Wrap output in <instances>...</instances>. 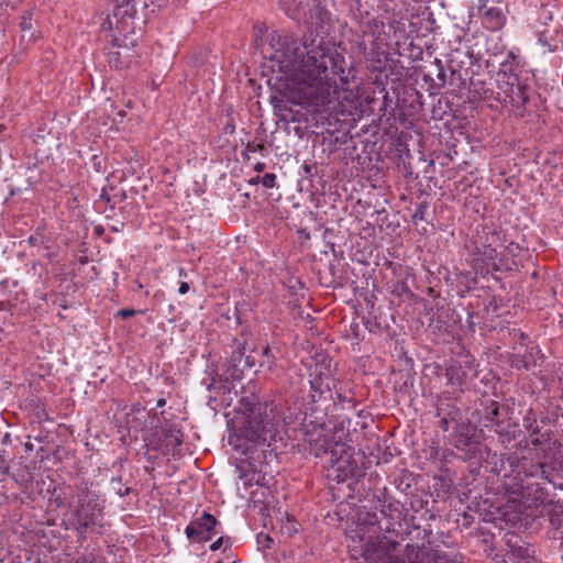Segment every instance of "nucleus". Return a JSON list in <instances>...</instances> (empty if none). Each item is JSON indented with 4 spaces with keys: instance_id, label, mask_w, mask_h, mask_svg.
I'll return each instance as SVG.
<instances>
[{
    "instance_id": "1",
    "label": "nucleus",
    "mask_w": 563,
    "mask_h": 563,
    "mask_svg": "<svg viewBox=\"0 0 563 563\" xmlns=\"http://www.w3.org/2000/svg\"><path fill=\"white\" fill-rule=\"evenodd\" d=\"M279 8L291 20L308 23L301 3L279 0ZM310 19L317 21L309 22L310 26L300 40L272 35L271 45L275 48L272 58L297 86L301 104L325 108L340 89L347 90V85L355 78V69L343 47L320 35L319 29L329 20V12L316 7Z\"/></svg>"
},
{
    "instance_id": "2",
    "label": "nucleus",
    "mask_w": 563,
    "mask_h": 563,
    "mask_svg": "<svg viewBox=\"0 0 563 563\" xmlns=\"http://www.w3.org/2000/svg\"><path fill=\"white\" fill-rule=\"evenodd\" d=\"M522 422L529 433L522 455L501 454L495 466L498 475L517 481L521 503L527 514L533 515L553 503L558 490L563 492V445L552 431L539 429L532 408Z\"/></svg>"
},
{
    "instance_id": "3",
    "label": "nucleus",
    "mask_w": 563,
    "mask_h": 563,
    "mask_svg": "<svg viewBox=\"0 0 563 563\" xmlns=\"http://www.w3.org/2000/svg\"><path fill=\"white\" fill-rule=\"evenodd\" d=\"M358 404L355 384L333 375L332 358L319 354L309 366V393L305 420L314 428H323L338 409L353 410Z\"/></svg>"
},
{
    "instance_id": "4",
    "label": "nucleus",
    "mask_w": 563,
    "mask_h": 563,
    "mask_svg": "<svg viewBox=\"0 0 563 563\" xmlns=\"http://www.w3.org/2000/svg\"><path fill=\"white\" fill-rule=\"evenodd\" d=\"M533 79L534 71L521 55L520 48H510L499 64L495 99L508 107L515 117L523 118L528 112Z\"/></svg>"
},
{
    "instance_id": "5",
    "label": "nucleus",
    "mask_w": 563,
    "mask_h": 563,
    "mask_svg": "<svg viewBox=\"0 0 563 563\" xmlns=\"http://www.w3.org/2000/svg\"><path fill=\"white\" fill-rule=\"evenodd\" d=\"M267 406L260 401L256 394L242 396L236 405L241 432L245 439L262 449L263 453H276L279 437L277 424L266 413Z\"/></svg>"
},
{
    "instance_id": "6",
    "label": "nucleus",
    "mask_w": 563,
    "mask_h": 563,
    "mask_svg": "<svg viewBox=\"0 0 563 563\" xmlns=\"http://www.w3.org/2000/svg\"><path fill=\"white\" fill-rule=\"evenodd\" d=\"M104 508L106 500L102 497L73 500L68 504V516L63 521L65 528L76 531L81 542L88 533L102 536L107 530Z\"/></svg>"
},
{
    "instance_id": "7",
    "label": "nucleus",
    "mask_w": 563,
    "mask_h": 563,
    "mask_svg": "<svg viewBox=\"0 0 563 563\" xmlns=\"http://www.w3.org/2000/svg\"><path fill=\"white\" fill-rule=\"evenodd\" d=\"M380 515L384 520H378V516L376 512H367L364 518H358L362 520V525L375 527L377 526L379 531H385L390 534L385 536L383 540L379 541V547L385 552H390L395 550L398 545L396 540L398 536V531L401 529V520L404 516V505L390 496H385L383 499L378 498Z\"/></svg>"
},
{
    "instance_id": "8",
    "label": "nucleus",
    "mask_w": 563,
    "mask_h": 563,
    "mask_svg": "<svg viewBox=\"0 0 563 563\" xmlns=\"http://www.w3.org/2000/svg\"><path fill=\"white\" fill-rule=\"evenodd\" d=\"M339 444H334L329 459L323 464L327 471V478L331 483L343 484L349 481V487L364 475L363 468L354 457V448L342 441V434L338 435Z\"/></svg>"
},
{
    "instance_id": "9",
    "label": "nucleus",
    "mask_w": 563,
    "mask_h": 563,
    "mask_svg": "<svg viewBox=\"0 0 563 563\" xmlns=\"http://www.w3.org/2000/svg\"><path fill=\"white\" fill-rule=\"evenodd\" d=\"M479 423L498 434L503 444H510L517 437L518 424L509 417V408L494 399H485L476 410Z\"/></svg>"
},
{
    "instance_id": "10",
    "label": "nucleus",
    "mask_w": 563,
    "mask_h": 563,
    "mask_svg": "<svg viewBox=\"0 0 563 563\" xmlns=\"http://www.w3.org/2000/svg\"><path fill=\"white\" fill-rule=\"evenodd\" d=\"M219 525L216 517L209 512H203L200 517L191 520L185 528V534L190 542L205 543L210 541L218 533Z\"/></svg>"
},
{
    "instance_id": "11",
    "label": "nucleus",
    "mask_w": 563,
    "mask_h": 563,
    "mask_svg": "<svg viewBox=\"0 0 563 563\" xmlns=\"http://www.w3.org/2000/svg\"><path fill=\"white\" fill-rule=\"evenodd\" d=\"M184 442V433L177 424H167L161 434L151 442L152 449L161 454L176 456L180 452Z\"/></svg>"
},
{
    "instance_id": "12",
    "label": "nucleus",
    "mask_w": 563,
    "mask_h": 563,
    "mask_svg": "<svg viewBox=\"0 0 563 563\" xmlns=\"http://www.w3.org/2000/svg\"><path fill=\"white\" fill-rule=\"evenodd\" d=\"M465 249L467 250V262L475 274L482 277L490 276L492 266L497 258L496 247L465 246Z\"/></svg>"
},
{
    "instance_id": "13",
    "label": "nucleus",
    "mask_w": 563,
    "mask_h": 563,
    "mask_svg": "<svg viewBox=\"0 0 563 563\" xmlns=\"http://www.w3.org/2000/svg\"><path fill=\"white\" fill-rule=\"evenodd\" d=\"M476 9L477 15L486 30L496 32L505 26L507 15L499 2L489 5L488 0H478Z\"/></svg>"
},
{
    "instance_id": "14",
    "label": "nucleus",
    "mask_w": 563,
    "mask_h": 563,
    "mask_svg": "<svg viewBox=\"0 0 563 563\" xmlns=\"http://www.w3.org/2000/svg\"><path fill=\"white\" fill-rule=\"evenodd\" d=\"M503 230L499 225L489 222L477 225L474 234L465 246H478L482 249L496 247L501 243Z\"/></svg>"
},
{
    "instance_id": "15",
    "label": "nucleus",
    "mask_w": 563,
    "mask_h": 563,
    "mask_svg": "<svg viewBox=\"0 0 563 563\" xmlns=\"http://www.w3.org/2000/svg\"><path fill=\"white\" fill-rule=\"evenodd\" d=\"M339 434L344 435L343 428H335L334 434L318 433L316 437L313 434L309 435L307 439L309 453L322 459L324 462L329 459L331 451L334 450V444H339Z\"/></svg>"
},
{
    "instance_id": "16",
    "label": "nucleus",
    "mask_w": 563,
    "mask_h": 563,
    "mask_svg": "<svg viewBox=\"0 0 563 563\" xmlns=\"http://www.w3.org/2000/svg\"><path fill=\"white\" fill-rule=\"evenodd\" d=\"M405 553L408 561H397L396 563H455V561L450 562L445 554L415 544H407Z\"/></svg>"
},
{
    "instance_id": "17",
    "label": "nucleus",
    "mask_w": 563,
    "mask_h": 563,
    "mask_svg": "<svg viewBox=\"0 0 563 563\" xmlns=\"http://www.w3.org/2000/svg\"><path fill=\"white\" fill-rule=\"evenodd\" d=\"M358 46L367 60L379 65L387 60L388 43L383 42L382 38L372 37L367 42L366 37H363Z\"/></svg>"
},
{
    "instance_id": "18",
    "label": "nucleus",
    "mask_w": 563,
    "mask_h": 563,
    "mask_svg": "<svg viewBox=\"0 0 563 563\" xmlns=\"http://www.w3.org/2000/svg\"><path fill=\"white\" fill-rule=\"evenodd\" d=\"M515 485L517 486V490L519 493V497H520L519 503H520V507L522 508L523 515H526L527 517H538L540 514H542V511L547 507L553 506V508H551V510L549 511V521H550L551 527L554 529L553 534L555 533V536H558L559 532L560 533L563 532V506L554 505L555 498L553 499V503L547 505L545 507L540 508L538 511H536V514L529 515V514H527V509L523 507V505L521 503L520 486L517 484V481H515Z\"/></svg>"
},
{
    "instance_id": "19",
    "label": "nucleus",
    "mask_w": 563,
    "mask_h": 563,
    "mask_svg": "<svg viewBox=\"0 0 563 563\" xmlns=\"http://www.w3.org/2000/svg\"><path fill=\"white\" fill-rule=\"evenodd\" d=\"M479 60V53H475L474 51H462L460 48L452 51L449 54L448 65L450 71H464L466 68L465 65L470 64V66H474Z\"/></svg>"
},
{
    "instance_id": "20",
    "label": "nucleus",
    "mask_w": 563,
    "mask_h": 563,
    "mask_svg": "<svg viewBox=\"0 0 563 563\" xmlns=\"http://www.w3.org/2000/svg\"><path fill=\"white\" fill-rule=\"evenodd\" d=\"M505 542L514 559L527 560L532 558L534 551L530 548L529 543L521 540L517 533H507L505 536Z\"/></svg>"
},
{
    "instance_id": "21",
    "label": "nucleus",
    "mask_w": 563,
    "mask_h": 563,
    "mask_svg": "<svg viewBox=\"0 0 563 563\" xmlns=\"http://www.w3.org/2000/svg\"><path fill=\"white\" fill-rule=\"evenodd\" d=\"M525 351L521 352L520 350H517L512 353V364L517 368H523L526 371L531 369L532 367L537 366V362L534 358V355L540 353V350L537 345L527 347H523Z\"/></svg>"
},
{
    "instance_id": "22",
    "label": "nucleus",
    "mask_w": 563,
    "mask_h": 563,
    "mask_svg": "<svg viewBox=\"0 0 563 563\" xmlns=\"http://www.w3.org/2000/svg\"><path fill=\"white\" fill-rule=\"evenodd\" d=\"M445 377L448 385L452 387H462L467 379L464 366L455 360H451L445 367Z\"/></svg>"
},
{
    "instance_id": "23",
    "label": "nucleus",
    "mask_w": 563,
    "mask_h": 563,
    "mask_svg": "<svg viewBox=\"0 0 563 563\" xmlns=\"http://www.w3.org/2000/svg\"><path fill=\"white\" fill-rule=\"evenodd\" d=\"M398 110V100L385 91L379 107L380 120H385L386 124L393 126L397 120Z\"/></svg>"
},
{
    "instance_id": "24",
    "label": "nucleus",
    "mask_w": 563,
    "mask_h": 563,
    "mask_svg": "<svg viewBox=\"0 0 563 563\" xmlns=\"http://www.w3.org/2000/svg\"><path fill=\"white\" fill-rule=\"evenodd\" d=\"M243 354L241 352H233L230 360L225 363L224 382L229 383L241 380L243 378L244 366L242 364Z\"/></svg>"
},
{
    "instance_id": "25",
    "label": "nucleus",
    "mask_w": 563,
    "mask_h": 563,
    "mask_svg": "<svg viewBox=\"0 0 563 563\" xmlns=\"http://www.w3.org/2000/svg\"><path fill=\"white\" fill-rule=\"evenodd\" d=\"M437 417H445L454 421V426H459L462 420V412L460 408L448 398L440 397L437 401Z\"/></svg>"
},
{
    "instance_id": "26",
    "label": "nucleus",
    "mask_w": 563,
    "mask_h": 563,
    "mask_svg": "<svg viewBox=\"0 0 563 563\" xmlns=\"http://www.w3.org/2000/svg\"><path fill=\"white\" fill-rule=\"evenodd\" d=\"M455 311L450 308H441L438 309L437 312L432 316L431 321L437 322V328L439 330H443L444 332H451V329L457 322Z\"/></svg>"
},
{
    "instance_id": "27",
    "label": "nucleus",
    "mask_w": 563,
    "mask_h": 563,
    "mask_svg": "<svg viewBox=\"0 0 563 563\" xmlns=\"http://www.w3.org/2000/svg\"><path fill=\"white\" fill-rule=\"evenodd\" d=\"M470 84L467 90L473 99L490 100L494 97V90L484 80L473 77Z\"/></svg>"
},
{
    "instance_id": "28",
    "label": "nucleus",
    "mask_w": 563,
    "mask_h": 563,
    "mask_svg": "<svg viewBox=\"0 0 563 563\" xmlns=\"http://www.w3.org/2000/svg\"><path fill=\"white\" fill-rule=\"evenodd\" d=\"M92 486L93 483L89 478H78V481L74 484L75 493L71 496L73 500L101 497L97 492L91 490Z\"/></svg>"
},
{
    "instance_id": "29",
    "label": "nucleus",
    "mask_w": 563,
    "mask_h": 563,
    "mask_svg": "<svg viewBox=\"0 0 563 563\" xmlns=\"http://www.w3.org/2000/svg\"><path fill=\"white\" fill-rule=\"evenodd\" d=\"M473 75L474 71L471 67L465 68L464 71H450L449 85L456 87L459 90L468 89Z\"/></svg>"
},
{
    "instance_id": "30",
    "label": "nucleus",
    "mask_w": 563,
    "mask_h": 563,
    "mask_svg": "<svg viewBox=\"0 0 563 563\" xmlns=\"http://www.w3.org/2000/svg\"><path fill=\"white\" fill-rule=\"evenodd\" d=\"M363 324L369 333L382 334L389 329V324L380 317L368 312L367 317H363Z\"/></svg>"
},
{
    "instance_id": "31",
    "label": "nucleus",
    "mask_w": 563,
    "mask_h": 563,
    "mask_svg": "<svg viewBox=\"0 0 563 563\" xmlns=\"http://www.w3.org/2000/svg\"><path fill=\"white\" fill-rule=\"evenodd\" d=\"M398 55L407 57L410 62H417L422 59L423 51L413 41H410L408 44L405 43L402 47L398 46Z\"/></svg>"
},
{
    "instance_id": "32",
    "label": "nucleus",
    "mask_w": 563,
    "mask_h": 563,
    "mask_svg": "<svg viewBox=\"0 0 563 563\" xmlns=\"http://www.w3.org/2000/svg\"><path fill=\"white\" fill-rule=\"evenodd\" d=\"M511 269L509 257L504 253H497V258L494 261V265L492 266L490 277L496 282H500V278L496 276V273L510 272Z\"/></svg>"
},
{
    "instance_id": "33",
    "label": "nucleus",
    "mask_w": 563,
    "mask_h": 563,
    "mask_svg": "<svg viewBox=\"0 0 563 563\" xmlns=\"http://www.w3.org/2000/svg\"><path fill=\"white\" fill-rule=\"evenodd\" d=\"M509 335L511 336V340L514 341L512 351L520 350L522 347H527L530 345L531 341L527 333L522 332L520 329H511L509 331Z\"/></svg>"
},
{
    "instance_id": "34",
    "label": "nucleus",
    "mask_w": 563,
    "mask_h": 563,
    "mask_svg": "<svg viewBox=\"0 0 563 563\" xmlns=\"http://www.w3.org/2000/svg\"><path fill=\"white\" fill-rule=\"evenodd\" d=\"M32 21H33V11H30V10L23 12V14L21 15L20 21H19V26L23 33V37H25V34L27 32H30V36H29L30 40L35 38V35L32 32V29H33Z\"/></svg>"
},
{
    "instance_id": "35",
    "label": "nucleus",
    "mask_w": 563,
    "mask_h": 563,
    "mask_svg": "<svg viewBox=\"0 0 563 563\" xmlns=\"http://www.w3.org/2000/svg\"><path fill=\"white\" fill-rule=\"evenodd\" d=\"M401 23L397 20H391L388 22V24H384L383 25V31H378V33H373V35H371L372 37H375V38H382L383 42H387L388 43V38L390 36V32L393 31L394 33H396L397 30H399Z\"/></svg>"
},
{
    "instance_id": "36",
    "label": "nucleus",
    "mask_w": 563,
    "mask_h": 563,
    "mask_svg": "<svg viewBox=\"0 0 563 563\" xmlns=\"http://www.w3.org/2000/svg\"><path fill=\"white\" fill-rule=\"evenodd\" d=\"M111 489L120 497L128 496L132 493L131 487H125L121 476H114L110 481Z\"/></svg>"
},
{
    "instance_id": "37",
    "label": "nucleus",
    "mask_w": 563,
    "mask_h": 563,
    "mask_svg": "<svg viewBox=\"0 0 563 563\" xmlns=\"http://www.w3.org/2000/svg\"><path fill=\"white\" fill-rule=\"evenodd\" d=\"M384 21L373 18L368 20L363 30V37L371 36L373 33H378V31H383Z\"/></svg>"
},
{
    "instance_id": "38",
    "label": "nucleus",
    "mask_w": 563,
    "mask_h": 563,
    "mask_svg": "<svg viewBox=\"0 0 563 563\" xmlns=\"http://www.w3.org/2000/svg\"><path fill=\"white\" fill-rule=\"evenodd\" d=\"M109 190H113V186L108 185V186L102 187L101 192L99 195V202H104L106 205H108L110 207L111 210H113L115 207V201H112V200L114 198H117L118 195H114L113 197H111L109 195Z\"/></svg>"
},
{
    "instance_id": "39",
    "label": "nucleus",
    "mask_w": 563,
    "mask_h": 563,
    "mask_svg": "<svg viewBox=\"0 0 563 563\" xmlns=\"http://www.w3.org/2000/svg\"><path fill=\"white\" fill-rule=\"evenodd\" d=\"M429 208V203L427 201H422L418 203L411 214L413 223H417L418 221H424L427 210Z\"/></svg>"
},
{
    "instance_id": "40",
    "label": "nucleus",
    "mask_w": 563,
    "mask_h": 563,
    "mask_svg": "<svg viewBox=\"0 0 563 563\" xmlns=\"http://www.w3.org/2000/svg\"><path fill=\"white\" fill-rule=\"evenodd\" d=\"M108 63L111 67L117 69H121L126 66V62L122 60L121 53L119 51H111L108 53Z\"/></svg>"
},
{
    "instance_id": "41",
    "label": "nucleus",
    "mask_w": 563,
    "mask_h": 563,
    "mask_svg": "<svg viewBox=\"0 0 563 563\" xmlns=\"http://www.w3.org/2000/svg\"><path fill=\"white\" fill-rule=\"evenodd\" d=\"M262 357H263V361L261 362L260 366L261 367H267V369L272 371L274 365H275V361H274V355L272 354V350L268 345H266L263 350H262Z\"/></svg>"
},
{
    "instance_id": "42",
    "label": "nucleus",
    "mask_w": 563,
    "mask_h": 563,
    "mask_svg": "<svg viewBox=\"0 0 563 563\" xmlns=\"http://www.w3.org/2000/svg\"><path fill=\"white\" fill-rule=\"evenodd\" d=\"M49 500L57 508L65 507L66 506V494L58 490L57 487H54L53 490L51 492Z\"/></svg>"
},
{
    "instance_id": "43",
    "label": "nucleus",
    "mask_w": 563,
    "mask_h": 563,
    "mask_svg": "<svg viewBox=\"0 0 563 563\" xmlns=\"http://www.w3.org/2000/svg\"><path fill=\"white\" fill-rule=\"evenodd\" d=\"M73 563H103L93 552L78 554Z\"/></svg>"
},
{
    "instance_id": "44",
    "label": "nucleus",
    "mask_w": 563,
    "mask_h": 563,
    "mask_svg": "<svg viewBox=\"0 0 563 563\" xmlns=\"http://www.w3.org/2000/svg\"><path fill=\"white\" fill-rule=\"evenodd\" d=\"M276 180L277 176L274 173H266L264 176L261 177V184L265 188H274L276 187Z\"/></svg>"
},
{
    "instance_id": "45",
    "label": "nucleus",
    "mask_w": 563,
    "mask_h": 563,
    "mask_svg": "<svg viewBox=\"0 0 563 563\" xmlns=\"http://www.w3.org/2000/svg\"><path fill=\"white\" fill-rule=\"evenodd\" d=\"M7 452L0 451V475L8 476L10 474V464L7 459Z\"/></svg>"
},
{
    "instance_id": "46",
    "label": "nucleus",
    "mask_w": 563,
    "mask_h": 563,
    "mask_svg": "<svg viewBox=\"0 0 563 563\" xmlns=\"http://www.w3.org/2000/svg\"><path fill=\"white\" fill-rule=\"evenodd\" d=\"M538 42L539 44H541L543 47H547V51L549 53H553L558 49V45L556 44H552L548 36L544 34V33H540L539 34V37H538Z\"/></svg>"
},
{
    "instance_id": "47",
    "label": "nucleus",
    "mask_w": 563,
    "mask_h": 563,
    "mask_svg": "<svg viewBox=\"0 0 563 563\" xmlns=\"http://www.w3.org/2000/svg\"><path fill=\"white\" fill-rule=\"evenodd\" d=\"M144 312H145L144 310H135V309L123 308V309H120L117 312L115 318L126 319V318H130V317H134L136 314H143Z\"/></svg>"
},
{
    "instance_id": "48",
    "label": "nucleus",
    "mask_w": 563,
    "mask_h": 563,
    "mask_svg": "<svg viewBox=\"0 0 563 563\" xmlns=\"http://www.w3.org/2000/svg\"><path fill=\"white\" fill-rule=\"evenodd\" d=\"M90 164L96 173H102L104 168L103 158L100 155L93 154L90 158Z\"/></svg>"
},
{
    "instance_id": "49",
    "label": "nucleus",
    "mask_w": 563,
    "mask_h": 563,
    "mask_svg": "<svg viewBox=\"0 0 563 563\" xmlns=\"http://www.w3.org/2000/svg\"><path fill=\"white\" fill-rule=\"evenodd\" d=\"M435 65L438 67L437 78L442 82V85H444L446 82L449 84L442 62L440 59L435 58Z\"/></svg>"
},
{
    "instance_id": "50",
    "label": "nucleus",
    "mask_w": 563,
    "mask_h": 563,
    "mask_svg": "<svg viewBox=\"0 0 563 563\" xmlns=\"http://www.w3.org/2000/svg\"><path fill=\"white\" fill-rule=\"evenodd\" d=\"M439 418H440V421H439L440 428L444 432H448L450 429L456 430V428L459 427V426H454V421L449 420L445 417H439Z\"/></svg>"
},
{
    "instance_id": "51",
    "label": "nucleus",
    "mask_w": 563,
    "mask_h": 563,
    "mask_svg": "<svg viewBox=\"0 0 563 563\" xmlns=\"http://www.w3.org/2000/svg\"><path fill=\"white\" fill-rule=\"evenodd\" d=\"M26 242L31 245V246H40L44 243V236L42 234H31Z\"/></svg>"
},
{
    "instance_id": "52",
    "label": "nucleus",
    "mask_w": 563,
    "mask_h": 563,
    "mask_svg": "<svg viewBox=\"0 0 563 563\" xmlns=\"http://www.w3.org/2000/svg\"><path fill=\"white\" fill-rule=\"evenodd\" d=\"M350 335L355 340H361L360 334V324L357 322H352L350 325Z\"/></svg>"
},
{
    "instance_id": "53",
    "label": "nucleus",
    "mask_w": 563,
    "mask_h": 563,
    "mask_svg": "<svg viewBox=\"0 0 563 563\" xmlns=\"http://www.w3.org/2000/svg\"><path fill=\"white\" fill-rule=\"evenodd\" d=\"M224 544V538L223 537H220L218 538L216 541H213L211 544H210V550L211 551H218L221 549V547Z\"/></svg>"
},
{
    "instance_id": "54",
    "label": "nucleus",
    "mask_w": 563,
    "mask_h": 563,
    "mask_svg": "<svg viewBox=\"0 0 563 563\" xmlns=\"http://www.w3.org/2000/svg\"><path fill=\"white\" fill-rule=\"evenodd\" d=\"M101 31L108 33V32H111L112 31V22L110 20V18H106L103 21H102V24H101Z\"/></svg>"
},
{
    "instance_id": "55",
    "label": "nucleus",
    "mask_w": 563,
    "mask_h": 563,
    "mask_svg": "<svg viewBox=\"0 0 563 563\" xmlns=\"http://www.w3.org/2000/svg\"><path fill=\"white\" fill-rule=\"evenodd\" d=\"M468 328L472 332H475L476 323L474 321V313L467 312V320H466Z\"/></svg>"
},
{
    "instance_id": "56",
    "label": "nucleus",
    "mask_w": 563,
    "mask_h": 563,
    "mask_svg": "<svg viewBox=\"0 0 563 563\" xmlns=\"http://www.w3.org/2000/svg\"><path fill=\"white\" fill-rule=\"evenodd\" d=\"M189 291V284L186 282H181L179 284L178 292L180 295H186Z\"/></svg>"
},
{
    "instance_id": "57",
    "label": "nucleus",
    "mask_w": 563,
    "mask_h": 563,
    "mask_svg": "<svg viewBox=\"0 0 563 563\" xmlns=\"http://www.w3.org/2000/svg\"><path fill=\"white\" fill-rule=\"evenodd\" d=\"M552 539L560 540L561 561L563 563V532H561V536H555V533L552 534Z\"/></svg>"
},
{
    "instance_id": "58",
    "label": "nucleus",
    "mask_w": 563,
    "mask_h": 563,
    "mask_svg": "<svg viewBox=\"0 0 563 563\" xmlns=\"http://www.w3.org/2000/svg\"><path fill=\"white\" fill-rule=\"evenodd\" d=\"M242 364L245 367H253L254 366V360H251V356H243Z\"/></svg>"
},
{
    "instance_id": "59",
    "label": "nucleus",
    "mask_w": 563,
    "mask_h": 563,
    "mask_svg": "<svg viewBox=\"0 0 563 563\" xmlns=\"http://www.w3.org/2000/svg\"><path fill=\"white\" fill-rule=\"evenodd\" d=\"M225 132H229V133H234L235 131V125L233 123H227L225 128H224Z\"/></svg>"
},
{
    "instance_id": "60",
    "label": "nucleus",
    "mask_w": 563,
    "mask_h": 563,
    "mask_svg": "<svg viewBox=\"0 0 563 563\" xmlns=\"http://www.w3.org/2000/svg\"><path fill=\"white\" fill-rule=\"evenodd\" d=\"M165 405H166V398L161 397V398H158V399H157V401H156V408H162V407H164Z\"/></svg>"
},
{
    "instance_id": "61",
    "label": "nucleus",
    "mask_w": 563,
    "mask_h": 563,
    "mask_svg": "<svg viewBox=\"0 0 563 563\" xmlns=\"http://www.w3.org/2000/svg\"><path fill=\"white\" fill-rule=\"evenodd\" d=\"M241 478H243V479H244V485H245V486H251V485H252V479H251V478H249V475H247V474H243V475H241Z\"/></svg>"
},
{
    "instance_id": "62",
    "label": "nucleus",
    "mask_w": 563,
    "mask_h": 563,
    "mask_svg": "<svg viewBox=\"0 0 563 563\" xmlns=\"http://www.w3.org/2000/svg\"><path fill=\"white\" fill-rule=\"evenodd\" d=\"M254 169H255L256 172H258V173L263 172V170L265 169V163H261V162H258V163L255 165Z\"/></svg>"
},
{
    "instance_id": "63",
    "label": "nucleus",
    "mask_w": 563,
    "mask_h": 563,
    "mask_svg": "<svg viewBox=\"0 0 563 563\" xmlns=\"http://www.w3.org/2000/svg\"><path fill=\"white\" fill-rule=\"evenodd\" d=\"M260 183H261V176H258V175L253 177V178H251L250 181H249L250 185H257Z\"/></svg>"
},
{
    "instance_id": "64",
    "label": "nucleus",
    "mask_w": 563,
    "mask_h": 563,
    "mask_svg": "<svg viewBox=\"0 0 563 563\" xmlns=\"http://www.w3.org/2000/svg\"><path fill=\"white\" fill-rule=\"evenodd\" d=\"M540 421H541V423H542V424H549V423L554 422V420H553V419H551L550 417H542V418L540 419Z\"/></svg>"
}]
</instances>
